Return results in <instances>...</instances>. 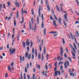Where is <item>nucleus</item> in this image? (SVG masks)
Listing matches in <instances>:
<instances>
[{
  "label": "nucleus",
  "instance_id": "obj_1",
  "mask_svg": "<svg viewBox=\"0 0 79 79\" xmlns=\"http://www.w3.org/2000/svg\"><path fill=\"white\" fill-rule=\"evenodd\" d=\"M16 51V49L15 48L11 49V48H10L9 50V52H10V55H11L12 54H13Z\"/></svg>",
  "mask_w": 79,
  "mask_h": 79
},
{
  "label": "nucleus",
  "instance_id": "obj_2",
  "mask_svg": "<svg viewBox=\"0 0 79 79\" xmlns=\"http://www.w3.org/2000/svg\"><path fill=\"white\" fill-rule=\"evenodd\" d=\"M67 64V65H66ZM69 62L67 61H65L64 63V66L66 68V69H67L68 68L67 66H69Z\"/></svg>",
  "mask_w": 79,
  "mask_h": 79
},
{
  "label": "nucleus",
  "instance_id": "obj_3",
  "mask_svg": "<svg viewBox=\"0 0 79 79\" xmlns=\"http://www.w3.org/2000/svg\"><path fill=\"white\" fill-rule=\"evenodd\" d=\"M74 69H73V71H72L71 72L72 73H71L70 74V76H72V77H75L76 76V72H74L73 73V72H74Z\"/></svg>",
  "mask_w": 79,
  "mask_h": 79
},
{
  "label": "nucleus",
  "instance_id": "obj_4",
  "mask_svg": "<svg viewBox=\"0 0 79 79\" xmlns=\"http://www.w3.org/2000/svg\"><path fill=\"white\" fill-rule=\"evenodd\" d=\"M60 54L61 55V56H63V52H64V51H63V48H62L61 46H60Z\"/></svg>",
  "mask_w": 79,
  "mask_h": 79
},
{
  "label": "nucleus",
  "instance_id": "obj_5",
  "mask_svg": "<svg viewBox=\"0 0 79 79\" xmlns=\"http://www.w3.org/2000/svg\"><path fill=\"white\" fill-rule=\"evenodd\" d=\"M64 13H65V14L64 15V17L66 19V21H67V22H68V19H67V17H68V15H67V13L65 11H64Z\"/></svg>",
  "mask_w": 79,
  "mask_h": 79
},
{
  "label": "nucleus",
  "instance_id": "obj_6",
  "mask_svg": "<svg viewBox=\"0 0 79 79\" xmlns=\"http://www.w3.org/2000/svg\"><path fill=\"white\" fill-rule=\"evenodd\" d=\"M23 13L27 14V11L26 10H23V8H22V14L23 16Z\"/></svg>",
  "mask_w": 79,
  "mask_h": 79
},
{
  "label": "nucleus",
  "instance_id": "obj_7",
  "mask_svg": "<svg viewBox=\"0 0 79 79\" xmlns=\"http://www.w3.org/2000/svg\"><path fill=\"white\" fill-rule=\"evenodd\" d=\"M24 57L23 56L22 57V56H20V62L21 63L22 62V61H24Z\"/></svg>",
  "mask_w": 79,
  "mask_h": 79
},
{
  "label": "nucleus",
  "instance_id": "obj_8",
  "mask_svg": "<svg viewBox=\"0 0 79 79\" xmlns=\"http://www.w3.org/2000/svg\"><path fill=\"white\" fill-rule=\"evenodd\" d=\"M70 34L71 37L73 40H74V39L75 40L76 39V37L74 35H73V34H72V33H70Z\"/></svg>",
  "mask_w": 79,
  "mask_h": 79
},
{
  "label": "nucleus",
  "instance_id": "obj_9",
  "mask_svg": "<svg viewBox=\"0 0 79 79\" xmlns=\"http://www.w3.org/2000/svg\"><path fill=\"white\" fill-rule=\"evenodd\" d=\"M69 45L70 46L71 48H72V49L73 50V52H74V53H76V50H75V49H74V47H73V46H72V45H71V44H69Z\"/></svg>",
  "mask_w": 79,
  "mask_h": 79
},
{
  "label": "nucleus",
  "instance_id": "obj_10",
  "mask_svg": "<svg viewBox=\"0 0 79 79\" xmlns=\"http://www.w3.org/2000/svg\"><path fill=\"white\" fill-rule=\"evenodd\" d=\"M53 24L54 26H55V27H56V26H57V25L56 24V21H55V20H53Z\"/></svg>",
  "mask_w": 79,
  "mask_h": 79
},
{
  "label": "nucleus",
  "instance_id": "obj_11",
  "mask_svg": "<svg viewBox=\"0 0 79 79\" xmlns=\"http://www.w3.org/2000/svg\"><path fill=\"white\" fill-rule=\"evenodd\" d=\"M72 55L73 56L74 59H75L76 58V55L74 53V52H73V51H72Z\"/></svg>",
  "mask_w": 79,
  "mask_h": 79
},
{
  "label": "nucleus",
  "instance_id": "obj_12",
  "mask_svg": "<svg viewBox=\"0 0 79 79\" xmlns=\"http://www.w3.org/2000/svg\"><path fill=\"white\" fill-rule=\"evenodd\" d=\"M30 44V42H29V39H27L26 41V44L27 46H28Z\"/></svg>",
  "mask_w": 79,
  "mask_h": 79
},
{
  "label": "nucleus",
  "instance_id": "obj_13",
  "mask_svg": "<svg viewBox=\"0 0 79 79\" xmlns=\"http://www.w3.org/2000/svg\"><path fill=\"white\" fill-rule=\"evenodd\" d=\"M35 57H37V49H35Z\"/></svg>",
  "mask_w": 79,
  "mask_h": 79
},
{
  "label": "nucleus",
  "instance_id": "obj_14",
  "mask_svg": "<svg viewBox=\"0 0 79 79\" xmlns=\"http://www.w3.org/2000/svg\"><path fill=\"white\" fill-rule=\"evenodd\" d=\"M61 19L60 18H59L58 20V22L60 24V25H61Z\"/></svg>",
  "mask_w": 79,
  "mask_h": 79
},
{
  "label": "nucleus",
  "instance_id": "obj_15",
  "mask_svg": "<svg viewBox=\"0 0 79 79\" xmlns=\"http://www.w3.org/2000/svg\"><path fill=\"white\" fill-rule=\"evenodd\" d=\"M44 55H45L46 53V49L45 48V47L44 46Z\"/></svg>",
  "mask_w": 79,
  "mask_h": 79
},
{
  "label": "nucleus",
  "instance_id": "obj_16",
  "mask_svg": "<svg viewBox=\"0 0 79 79\" xmlns=\"http://www.w3.org/2000/svg\"><path fill=\"white\" fill-rule=\"evenodd\" d=\"M16 15H17V18L18 19H19V12H18V10L17 11Z\"/></svg>",
  "mask_w": 79,
  "mask_h": 79
},
{
  "label": "nucleus",
  "instance_id": "obj_17",
  "mask_svg": "<svg viewBox=\"0 0 79 79\" xmlns=\"http://www.w3.org/2000/svg\"><path fill=\"white\" fill-rule=\"evenodd\" d=\"M20 79H23V72L21 71L20 73Z\"/></svg>",
  "mask_w": 79,
  "mask_h": 79
},
{
  "label": "nucleus",
  "instance_id": "obj_18",
  "mask_svg": "<svg viewBox=\"0 0 79 79\" xmlns=\"http://www.w3.org/2000/svg\"><path fill=\"white\" fill-rule=\"evenodd\" d=\"M44 35H46V29L45 28L44 29Z\"/></svg>",
  "mask_w": 79,
  "mask_h": 79
},
{
  "label": "nucleus",
  "instance_id": "obj_19",
  "mask_svg": "<svg viewBox=\"0 0 79 79\" xmlns=\"http://www.w3.org/2000/svg\"><path fill=\"white\" fill-rule=\"evenodd\" d=\"M37 23L38 24H39V16H38L37 17Z\"/></svg>",
  "mask_w": 79,
  "mask_h": 79
},
{
  "label": "nucleus",
  "instance_id": "obj_20",
  "mask_svg": "<svg viewBox=\"0 0 79 79\" xmlns=\"http://www.w3.org/2000/svg\"><path fill=\"white\" fill-rule=\"evenodd\" d=\"M56 9L57 10L60 12V9L59 8V7H58V6L57 5L56 6Z\"/></svg>",
  "mask_w": 79,
  "mask_h": 79
},
{
  "label": "nucleus",
  "instance_id": "obj_21",
  "mask_svg": "<svg viewBox=\"0 0 79 79\" xmlns=\"http://www.w3.org/2000/svg\"><path fill=\"white\" fill-rule=\"evenodd\" d=\"M28 53H27V52H26L25 53V58H28Z\"/></svg>",
  "mask_w": 79,
  "mask_h": 79
},
{
  "label": "nucleus",
  "instance_id": "obj_22",
  "mask_svg": "<svg viewBox=\"0 0 79 79\" xmlns=\"http://www.w3.org/2000/svg\"><path fill=\"white\" fill-rule=\"evenodd\" d=\"M47 65H48V63H46L45 65V68L47 70H48V68H47Z\"/></svg>",
  "mask_w": 79,
  "mask_h": 79
},
{
  "label": "nucleus",
  "instance_id": "obj_23",
  "mask_svg": "<svg viewBox=\"0 0 79 79\" xmlns=\"http://www.w3.org/2000/svg\"><path fill=\"white\" fill-rule=\"evenodd\" d=\"M44 22H42L41 24V27L42 28H44Z\"/></svg>",
  "mask_w": 79,
  "mask_h": 79
},
{
  "label": "nucleus",
  "instance_id": "obj_24",
  "mask_svg": "<svg viewBox=\"0 0 79 79\" xmlns=\"http://www.w3.org/2000/svg\"><path fill=\"white\" fill-rule=\"evenodd\" d=\"M9 71H11V67L10 66H9L7 67Z\"/></svg>",
  "mask_w": 79,
  "mask_h": 79
},
{
  "label": "nucleus",
  "instance_id": "obj_25",
  "mask_svg": "<svg viewBox=\"0 0 79 79\" xmlns=\"http://www.w3.org/2000/svg\"><path fill=\"white\" fill-rule=\"evenodd\" d=\"M73 46L75 50H77V47H76V44H75V43H73Z\"/></svg>",
  "mask_w": 79,
  "mask_h": 79
},
{
  "label": "nucleus",
  "instance_id": "obj_26",
  "mask_svg": "<svg viewBox=\"0 0 79 79\" xmlns=\"http://www.w3.org/2000/svg\"><path fill=\"white\" fill-rule=\"evenodd\" d=\"M39 47L40 48V52H41V51H42V48H41V44H40Z\"/></svg>",
  "mask_w": 79,
  "mask_h": 79
},
{
  "label": "nucleus",
  "instance_id": "obj_27",
  "mask_svg": "<svg viewBox=\"0 0 79 79\" xmlns=\"http://www.w3.org/2000/svg\"><path fill=\"white\" fill-rule=\"evenodd\" d=\"M22 43L23 44V48H25V47H26V44H25V42H23Z\"/></svg>",
  "mask_w": 79,
  "mask_h": 79
},
{
  "label": "nucleus",
  "instance_id": "obj_28",
  "mask_svg": "<svg viewBox=\"0 0 79 79\" xmlns=\"http://www.w3.org/2000/svg\"><path fill=\"white\" fill-rule=\"evenodd\" d=\"M56 33H57V32L51 31L49 32V34H55Z\"/></svg>",
  "mask_w": 79,
  "mask_h": 79
},
{
  "label": "nucleus",
  "instance_id": "obj_29",
  "mask_svg": "<svg viewBox=\"0 0 79 79\" xmlns=\"http://www.w3.org/2000/svg\"><path fill=\"white\" fill-rule=\"evenodd\" d=\"M47 8H48V10L49 12H50V7H49V6L48 5L47 6Z\"/></svg>",
  "mask_w": 79,
  "mask_h": 79
},
{
  "label": "nucleus",
  "instance_id": "obj_30",
  "mask_svg": "<svg viewBox=\"0 0 79 79\" xmlns=\"http://www.w3.org/2000/svg\"><path fill=\"white\" fill-rule=\"evenodd\" d=\"M55 76H57V75H58V71H56L55 73Z\"/></svg>",
  "mask_w": 79,
  "mask_h": 79
},
{
  "label": "nucleus",
  "instance_id": "obj_31",
  "mask_svg": "<svg viewBox=\"0 0 79 79\" xmlns=\"http://www.w3.org/2000/svg\"><path fill=\"white\" fill-rule=\"evenodd\" d=\"M41 57V56L40 55V54L39 53L38 54V58L39 59V60L40 59Z\"/></svg>",
  "mask_w": 79,
  "mask_h": 79
},
{
  "label": "nucleus",
  "instance_id": "obj_32",
  "mask_svg": "<svg viewBox=\"0 0 79 79\" xmlns=\"http://www.w3.org/2000/svg\"><path fill=\"white\" fill-rule=\"evenodd\" d=\"M37 26V24L36 23H35V26H34V30L35 31V29H36V27Z\"/></svg>",
  "mask_w": 79,
  "mask_h": 79
},
{
  "label": "nucleus",
  "instance_id": "obj_33",
  "mask_svg": "<svg viewBox=\"0 0 79 79\" xmlns=\"http://www.w3.org/2000/svg\"><path fill=\"white\" fill-rule=\"evenodd\" d=\"M62 42L63 45H64V44H65V41H64V39L63 38L62 39Z\"/></svg>",
  "mask_w": 79,
  "mask_h": 79
},
{
  "label": "nucleus",
  "instance_id": "obj_34",
  "mask_svg": "<svg viewBox=\"0 0 79 79\" xmlns=\"http://www.w3.org/2000/svg\"><path fill=\"white\" fill-rule=\"evenodd\" d=\"M49 56V55L48 54H47L46 55V59L47 60H48V56Z\"/></svg>",
  "mask_w": 79,
  "mask_h": 79
},
{
  "label": "nucleus",
  "instance_id": "obj_35",
  "mask_svg": "<svg viewBox=\"0 0 79 79\" xmlns=\"http://www.w3.org/2000/svg\"><path fill=\"white\" fill-rule=\"evenodd\" d=\"M15 39H14L13 40H12V45H13V44H14V43L15 42Z\"/></svg>",
  "mask_w": 79,
  "mask_h": 79
},
{
  "label": "nucleus",
  "instance_id": "obj_36",
  "mask_svg": "<svg viewBox=\"0 0 79 79\" xmlns=\"http://www.w3.org/2000/svg\"><path fill=\"white\" fill-rule=\"evenodd\" d=\"M41 17L42 21H44V15H43V14H41Z\"/></svg>",
  "mask_w": 79,
  "mask_h": 79
},
{
  "label": "nucleus",
  "instance_id": "obj_37",
  "mask_svg": "<svg viewBox=\"0 0 79 79\" xmlns=\"http://www.w3.org/2000/svg\"><path fill=\"white\" fill-rule=\"evenodd\" d=\"M14 26H16V20H14Z\"/></svg>",
  "mask_w": 79,
  "mask_h": 79
},
{
  "label": "nucleus",
  "instance_id": "obj_38",
  "mask_svg": "<svg viewBox=\"0 0 79 79\" xmlns=\"http://www.w3.org/2000/svg\"><path fill=\"white\" fill-rule=\"evenodd\" d=\"M7 5L9 6H11V5H10V2H7Z\"/></svg>",
  "mask_w": 79,
  "mask_h": 79
},
{
  "label": "nucleus",
  "instance_id": "obj_39",
  "mask_svg": "<svg viewBox=\"0 0 79 79\" xmlns=\"http://www.w3.org/2000/svg\"><path fill=\"white\" fill-rule=\"evenodd\" d=\"M54 17L55 18V19H56V20H57L58 21V19H57V17H56V15H54Z\"/></svg>",
  "mask_w": 79,
  "mask_h": 79
},
{
  "label": "nucleus",
  "instance_id": "obj_40",
  "mask_svg": "<svg viewBox=\"0 0 79 79\" xmlns=\"http://www.w3.org/2000/svg\"><path fill=\"white\" fill-rule=\"evenodd\" d=\"M40 8H39L38 10L39 15H40Z\"/></svg>",
  "mask_w": 79,
  "mask_h": 79
},
{
  "label": "nucleus",
  "instance_id": "obj_41",
  "mask_svg": "<svg viewBox=\"0 0 79 79\" xmlns=\"http://www.w3.org/2000/svg\"><path fill=\"white\" fill-rule=\"evenodd\" d=\"M50 19L51 20H53V18L52 17V16L51 15H50Z\"/></svg>",
  "mask_w": 79,
  "mask_h": 79
},
{
  "label": "nucleus",
  "instance_id": "obj_42",
  "mask_svg": "<svg viewBox=\"0 0 79 79\" xmlns=\"http://www.w3.org/2000/svg\"><path fill=\"white\" fill-rule=\"evenodd\" d=\"M41 57H42V60H44V55H43V53H42V54Z\"/></svg>",
  "mask_w": 79,
  "mask_h": 79
},
{
  "label": "nucleus",
  "instance_id": "obj_43",
  "mask_svg": "<svg viewBox=\"0 0 79 79\" xmlns=\"http://www.w3.org/2000/svg\"><path fill=\"white\" fill-rule=\"evenodd\" d=\"M57 65V62L56 61L55 62L54 64V66H55V67H56Z\"/></svg>",
  "mask_w": 79,
  "mask_h": 79
},
{
  "label": "nucleus",
  "instance_id": "obj_44",
  "mask_svg": "<svg viewBox=\"0 0 79 79\" xmlns=\"http://www.w3.org/2000/svg\"><path fill=\"white\" fill-rule=\"evenodd\" d=\"M31 54H29L28 56V60H30V58H31Z\"/></svg>",
  "mask_w": 79,
  "mask_h": 79
},
{
  "label": "nucleus",
  "instance_id": "obj_45",
  "mask_svg": "<svg viewBox=\"0 0 79 79\" xmlns=\"http://www.w3.org/2000/svg\"><path fill=\"white\" fill-rule=\"evenodd\" d=\"M32 52L33 54H34V48H32Z\"/></svg>",
  "mask_w": 79,
  "mask_h": 79
},
{
  "label": "nucleus",
  "instance_id": "obj_46",
  "mask_svg": "<svg viewBox=\"0 0 79 79\" xmlns=\"http://www.w3.org/2000/svg\"><path fill=\"white\" fill-rule=\"evenodd\" d=\"M75 12L78 15V16H79V14L78 13V12L76 10L75 11Z\"/></svg>",
  "mask_w": 79,
  "mask_h": 79
},
{
  "label": "nucleus",
  "instance_id": "obj_47",
  "mask_svg": "<svg viewBox=\"0 0 79 79\" xmlns=\"http://www.w3.org/2000/svg\"><path fill=\"white\" fill-rule=\"evenodd\" d=\"M31 44L30 45V47H31L33 45V43H32V42L31 41L30 42Z\"/></svg>",
  "mask_w": 79,
  "mask_h": 79
},
{
  "label": "nucleus",
  "instance_id": "obj_48",
  "mask_svg": "<svg viewBox=\"0 0 79 79\" xmlns=\"http://www.w3.org/2000/svg\"><path fill=\"white\" fill-rule=\"evenodd\" d=\"M63 65H61L60 67V70H63Z\"/></svg>",
  "mask_w": 79,
  "mask_h": 79
},
{
  "label": "nucleus",
  "instance_id": "obj_49",
  "mask_svg": "<svg viewBox=\"0 0 79 79\" xmlns=\"http://www.w3.org/2000/svg\"><path fill=\"white\" fill-rule=\"evenodd\" d=\"M44 73L45 72L44 71H43V72H42L41 74H42L43 76H44V75H45Z\"/></svg>",
  "mask_w": 79,
  "mask_h": 79
},
{
  "label": "nucleus",
  "instance_id": "obj_50",
  "mask_svg": "<svg viewBox=\"0 0 79 79\" xmlns=\"http://www.w3.org/2000/svg\"><path fill=\"white\" fill-rule=\"evenodd\" d=\"M37 67L39 69H40V65H37Z\"/></svg>",
  "mask_w": 79,
  "mask_h": 79
},
{
  "label": "nucleus",
  "instance_id": "obj_51",
  "mask_svg": "<svg viewBox=\"0 0 79 79\" xmlns=\"http://www.w3.org/2000/svg\"><path fill=\"white\" fill-rule=\"evenodd\" d=\"M10 33H8V35H7V37H9L10 36Z\"/></svg>",
  "mask_w": 79,
  "mask_h": 79
},
{
  "label": "nucleus",
  "instance_id": "obj_52",
  "mask_svg": "<svg viewBox=\"0 0 79 79\" xmlns=\"http://www.w3.org/2000/svg\"><path fill=\"white\" fill-rule=\"evenodd\" d=\"M9 47H10V44H7L6 46L7 48H9Z\"/></svg>",
  "mask_w": 79,
  "mask_h": 79
},
{
  "label": "nucleus",
  "instance_id": "obj_53",
  "mask_svg": "<svg viewBox=\"0 0 79 79\" xmlns=\"http://www.w3.org/2000/svg\"><path fill=\"white\" fill-rule=\"evenodd\" d=\"M49 66L50 68H51L52 67V64H49Z\"/></svg>",
  "mask_w": 79,
  "mask_h": 79
},
{
  "label": "nucleus",
  "instance_id": "obj_54",
  "mask_svg": "<svg viewBox=\"0 0 79 79\" xmlns=\"http://www.w3.org/2000/svg\"><path fill=\"white\" fill-rule=\"evenodd\" d=\"M60 56H58L57 57V60H60Z\"/></svg>",
  "mask_w": 79,
  "mask_h": 79
},
{
  "label": "nucleus",
  "instance_id": "obj_55",
  "mask_svg": "<svg viewBox=\"0 0 79 79\" xmlns=\"http://www.w3.org/2000/svg\"><path fill=\"white\" fill-rule=\"evenodd\" d=\"M79 23V21H76L75 23V24H78Z\"/></svg>",
  "mask_w": 79,
  "mask_h": 79
},
{
  "label": "nucleus",
  "instance_id": "obj_56",
  "mask_svg": "<svg viewBox=\"0 0 79 79\" xmlns=\"http://www.w3.org/2000/svg\"><path fill=\"white\" fill-rule=\"evenodd\" d=\"M34 56L33 54H32V60H33L34 59Z\"/></svg>",
  "mask_w": 79,
  "mask_h": 79
},
{
  "label": "nucleus",
  "instance_id": "obj_57",
  "mask_svg": "<svg viewBox=\"0 0 79 79\" xmlns=\"http://www.w3.org/2000/svg\"><path fill=\"white\" fill-rule=\"evenodd\" d=\"M8 76V74L7 73H6L5 75V77H7Z\"/></svg>",
  "mask_w": 79,
  "mask_h": 79
},
{
  "label": "nucleus",
  "instance_id": "obj_58",
  "mask_svg": "<svg viewBox=\"0 0 79 79\" xmlns=\"http://www.w3.org/2000/svg\"><path fill=\"white\" fill-rule=\"evenodd\" d=\"M35 74H34L33 75V77H32V79H34V78L35 77Z\"/></svg>",
  "mask_w": 79,
  "mask_h": 79
},
{
  "label": "nucleus",
  "instance_id": "obj_59",
  "mask_svg": "<svg viewBox=\"0 0 79 79\" xmlns=\"http://www.w3.org/2000/svg\"><path fill=\"white\" fill-rule=\"evenodd\" d=\"M75 42L76 44H78L77 42V40L76 39L75 40Z\"/></svg>",
  "mask_w": 79,
  "mask_h": 79
},
{
  "label": "nucleus",
  "instance_id": "obj_60",
  "mask_svg": "<svg viewBox=\"0 0 79 79\" xmlns=\"http://www.w3.org/2000/svg\"><path fill=\"white\" fill-rule=\"evenodd\" d=\"M16 4H17V5L19 7L20 6L19 3V2H17V3Z\"/></svg>",
  "mask_w": 79,
  "mask_h": 79
},
{
  "label": "nucleus",
  "instance_id": "obj_61",
  "mask_svg": "<svg viewBox=\"0 0 79 79\" xmlns=\"http://www.w3.org/2000/svg\"><path fill=\"white\" fill-rule=\"evenodd\" d=\"M29 64L28 63L27 64V69H28V68H29Z\"/></svg>",
  "mask_w": 79,
  "mask_h": 79
},
{
  "label": "nucleus",
  "instance_id": "obj_62",
  "mask_svg": "<svg viewBox=\"0 0 79 79\" xmlns=\"http://www.w3.org/2000/svg\"><path fill=\"white\" fill-rule=\"evenodd\" d=\"M27 77L28 79H30V76H29V75H27Z\"/></svg>",
  "mask_w": 79,
  "mask_h": 79
},
{
  "label": "nucleus",
  "instance_id": "obj_63",
  "mask_svg": "<svg viewBox=\"0 0 79 79\" xmlns=\"http://www.w3.org/2000/svg\"><path fill=\"white\" fill-rule=\"evenodd\" d=\"M77 32V34L78 35V37H79V32H78V31H76Z\"/></svg>",
  "mask_w": 79,
  "mask_h": 79
},
{
  "label": "nucleus",
  "instance_id": "obj_64",
  "mask_svg": "<svg viewBox=\"0 0 79 79\" xmlns=\"http://www.w3.org/2000/svg\"><path fill=\"white\" fill-rule=\"evenodd\" d=\"M23 76L24 79H26V74L25 73H24Z\"/></svg>",
  "mask_w": 79,
  "mask_h": 79
}]
</instances>
